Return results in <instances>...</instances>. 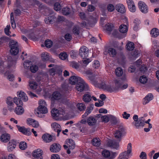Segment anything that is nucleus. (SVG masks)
Here are the masks:
<instances>
[{"mask_svg":"<svg viewBox=\"0 0 159 159\" xmlns=\"http://www.w3.org/2000/svg\"><path fill=\"white\" fill-rule=\"evenodd\" d=\"M39 105L38 108V111L35 112V114L39 116V115L42 114H46L48 112V109L47 108V104L45 101L40 100L39 101Z\"/></svg>","mask_w":159,"mask_h":159,"instance_id":"f257e3e1","label":"nucleus"},{"mask_svg":"<svg viewBox=\"0 0 159 159\" xmlns=\"http://www.w3.org/2000/svg\"><path fill=\"white\" fill-rule=\"evenodd\" d=\"M133 118L134 121L132 123V124L134 125L136 128L139 129L141 127L144 126L145 120L143 117H141L139 118L138 116L135 115L134 116Z\"/></svg>","mask_w":159,"mask_h":159,"instance_id":"f03ea898","label":"nucleus"},{"mask_svg":"<svg viewBox=\"0 0 159 159\" xmlns=\"http://www.w3.org/2000/svg\"><path fill=\"white\" fill-rule=\"evenodd\" d=\"M80 79L76 85V88L77 90L80 92L88 90L89 87L88 84L82 79L81 78Z\"/></svg>","mask_w":159,"mask_h":159,"instance_id":"7ed1b4c3","label":"nucleus"},{"mask_svg":"<svg viewBox=\"0 0 159 159\" xmlns=\"http://www.w3.org/2000/svg\"><path fill=\"white\" fill-rule=\"evenodd\" d=\"M10 48V52L11 54L16 55L19 52L18 44L17 42L14 40L11 41L9 43Z\"/></svg>","mask_w":159,"mask_h":159,"instance_id":"20e7f679","label":"nucleus"},{"mask_svg":"<svg viewBox=\"0 0 159 159\" xmlns=\"http://www.w3.org/2000/svg\"><path fill=\"white\" fill-rule=\"evenodd\" d=\"M65 144L63 145V147L67 150V153L70 154L71 152L70 150H72L75 148V143L72 139H69L66 140Z\"/></svg>","mask_w":159,"mask_h":159,"instance_id":"39448f33","label":"nucleus"},{"mask_svg":"<svg viewBox=\"0 0 159 159\" xmlns=\"http://www.w3.org/2000/svg\"><path fill=\"white\" fill-rule=\"evenodd\" d=\"M102 154L104 157L108 159H114L117 155L116 152H111L106 149L102 151Z\"/></svg>","mask_w":159,"mask_h":159,"instance_id":"423d86ee","label":"nucleus"},{"mask_svg":"<svg viewBox=\"0 0 159 159\" xmlns=\"http://www.w3.org/2000/svg\"><path fill=\"white\" fill-rule=\"evenodd\" d=\"M14 103L17 106L15 110V112L18 115L22 114L24 111V109L22 107V106L23 105L22 101L20 100L18 102L17 101H15Z\"/></svg>","mask_w":159,"mask_h":159,"instance_id":"0eeeda50","label":"nucleus"},{"mask_svg":"<svg viewBox=\"0 0 159 159\" xmlns=\"http://www.w3.org/2000/svg\"><path fill=\"white\" fill-rule=\"evenodd\" d=\"M17 95L18 98L16 97L14 98V102H15V101H16L18 102L20 100L21 101V100H22L24 102H26L28 101V97L24 92L22 91H20V92H17Z\"/></svg>","mask_w":159,"mask_h":159,"instance_id":"6e6552de","label":"nucleus"},{"mask_svg":"<svg viewBox=\"0 0 159 159\" xmlns=\"http://www.w3.org/2000/svg\"><path fill=\"white\" fill-rule=\"evenodd\" d=\"M138 6L140 10L142 12L146 14L148 12V7L144 2L141 1L139 2Z\"/></svg>","mask_w":159,"mask_h":159,"instance_id":"1a4fd4ad","label":"nucleus"},{"mask_svg":"<svg viewBox=\"0 0 159 159\" xmlns=\"http://www.w3.org/2000/svg\"><path fill=\"white\" fill-rule=\"evenodd\" d=\"M6 103L7 105L8 109L10 111L14 109V98L10 97H8L6 101Z\"/></svg>","mask_w":159,"mask_h":159,"instance_id":"9d476101","label":"nucleus"},{"mask_svg":"<svg viewBox=\"0 0 159 159\" xmlns=\"http://www.w3.org/2000/svg\"><path fill=\"white\" fill-rule=\"evenodd\" d=\"M89 50L85 46H83L80 48L79 51V54L83 58H86L88 57Z\"/></svg>","mask_w":159,"mask_h":159,"instance_id":"9b49d317","label":"nucleus"},{"mask_svg":"<svg viewBox=\"0 0 159 159\" xmlns=\"http://www.w3.org/2000/svg\"><path fill=\"white\" fill-rule=\"evenodd\" d=\"M16 126L19 131L22 133L23 134L27 136L31 135V132L30 128H26L24 126L21 127L19 125H16Z\"/></svg>","mask_w":159,"mask_h":159,"instance_id":"f8f14e48","label":"nucleus"},{"mask_svg":"<svg viewBox=\"0 0 159 159\" xmlns=\"http://www.w3.org/2000/svg\"><path fill=\"white\" fill-rule=\"evenodd\" d=\"M42 151L40 149L35 150L32 153V156L34 159H43Z\"/></svg>","mask_w":159,"mask_h":159,"instance_id":"ddd939ff","label":"nucleus"},{"mask_svg":"<svg viewBox=\"0 0 159 159\" xmlns=\"http://www.w3.org/2000/svg\"><path fill=\"white\" fill-rule=\"evenodd\" d=\"M51 127L53 130L57 132V136H59L61 130V126L58 123L54 122L51 124Z\"/></svg>","mask_w":159,"mask_h":159,"instance_id":"4468645a","label":"nucleus"},{"mask_svg":"<svg viewBox=\"0 0 159 159\" xmlns=\"http://www.w3.org/2000/svg\"><path fill=\"white\" fill-rule=\"evenodd\" d=\"M129 10L133 12H135L136 10V7L133 0H126Z\"/></svg>","mask_w":159,"mask_h":159,"instance_id":"2eb2a0df","label":"nucleus"},{"mask_svg":"<svg viewBox=\"0 0 159 159\" xmlns=\"http://www.w3.org/2000/svg\"><path fill=\"white\" fill-rule=\"evenodd\" d=\"M61 146L59 144L53 143L50 147V150L51 152H57L60 151Z\"/></svg>","mask_w":159,"mask_h":159,"instance_id":"dca6fc26","label":"nucleus"},{"mask_svg":"<svg viewBox=\"0 0 159 159\" xmlns=\"http://www.w3.org/2000/svg\"><path fill=\"white\" fill-rule=\"evenodd\" d=\"M17 144L16 141L14 140H11L8 143L7 146V150L8 151H12L16 147Z\"/></svg>","mask_w":159,"mask_h":159,"instance_id":"f3484780","label":"nucleus"},{"mask_svg":"<svg viewBox=\"0 0 159 159\" xmlns=\"http://www.w3.org/2000/svg\"><path fill=\"white\" fill-rule=\"evenodd\" d=\"M61 109L57 110L56 109H53L51 111L52 115L54 117H57L59 116L60 115H63L64 111H61Z\"/></svg>","mask_w":159,"mask_h":159,"instance_id":"a211bd4d","label":"nucleus"},{"mask_svg":"<svg viewBox=\"0 0 159 159\" xmlns=\"http://www.w3.org/2000/svg\"><path fill=\"white\" fill-rule=\"evenodd\" d=\"M108 146L112 148L117 149L119 147V144L116 141L113 140H109L107 143Z\"/></svg>","mask_w":159,"mask_h":159,"instance_id":"6ab92c4d","label":"nucleus"},{"mask_svg":"<svg viewBox=\"0 0 159 159\" xmlns=\"http://www.w3.org/2000/svg\"><path fill=\"white\" fill-rule=\"evenodd\" d=\"M153 98V95L151 93L148 94L145 97L143 98V104L146 105L149 102L152 100Z\"/></svg>","mask_w":159,"mask_h":159,"instance_id":"aec40b11","label":"nucleus"},{"mask_svg":"<svg viewBox=\"0 0 159 159\" xmlns=\"http://www.w3.org/2000/svg\"><path fill=\"white\" fill-rule=\"evenodd\" d=\"M81 78L75 76H72L70 78L69 82L70 84L72 85H74L76 83L77 84L79 81V80H80Z\"/></svg>","mask_w":159,"mask_h":159,"instance_id":"412c9836","label":"nucleus"},{"mask_svg":"<svg viewBox=\"0 0 159 159\" xmlns=\"http://www.w3.org/2000/svg\"><path fill=\"white\" fill-rule=\"evenodd\" d=\"M42 138L43 141L46 143H49L52 140V136L48 134H43Z\"/></svg>","mask_w":159,"mask_h":159,"instance_id":"4be33fe9","label":"nucleus"},{"mask_svg":"<svg viewBox=\"0 0 159 159\" xmlns=\"http://www.w3.org/2000/svg\"><path fill=\"white\" fill-rule=\"evenodd\" d=\"M115 8L117 11L122 13H123L125 11L124 6L121 4L119 3L117 4L115 7Z\"/></svg>","mask_w":159,"mask_h":159,"instance_id":"5701e85b","label":"nucleus"},{"mask_svg":"<svg viewBox=\"0 0 159 159\" xmlns=\"http://www.w3.org/2000/svg\"><path fill=\"white\" fill-rule=\"evenodd\" d=\"M96 120L93 116H90L87 120V123L89 126H93L96 123Z\"/></svg>","mask_w":159,"mask_h":159,"instance_id":"b1692460","label":"nucleus"},{"mask_svg":"<svg viewBox=\"0 0 159 159\" xmlns=\"http://www.w3.org/2000/svg\"><path fill=\"white\" fill-rule=\"evenodd\" d=\"M10 136L7 134H2L0 137L1 141L3 142H7L10 139Z\"/></svg>","mask_w":159,"mask_h":159,"instance_id":"393cba45","label":"nucleus"},{"mask_svg":"<svg viewBox=\"0 0 159 159\" xmlns=\"http://www.w3.org/2000/svg\"><path fill=\"white\" fill-rule=\"evenodd\" d=\"M94 105L93 104L91 105L90 106L88 107L86 112L84 115H82L83 118L86 117L88 115L90 114L93 109Z\"/></svg>","mask_w":159,"mask_h":159,"instance_id":"a878e982","label":"nucleus"},{"mask_svg":"<svg viewBox=\"0 0 159 159\" xmlns=\"http://www.w3.org/2000/svg\"><path fill=\"white\" fill-rule=\"evenodd\" d=\"M91 98V96L89 93H85L83 96V100L85 102L88 103L90 102Z\"/></svg>","mask_w":159,"mask_h":159,"instance_id":"bb28decb","label":"nucleus"},{"mask_svg":"<svg viewBox=\"0 0 159 159\" xmlns=\"http://www.w3.org/2000/svg\"><path fill=\"white\" fill-rule=\"evenodd\" d=\"M61 98V95L57 91H55L53 93L52 95V98L53 100H58Z\"/></svg>","mask_w":159,"mask_h":159,"instance_id":"cd10ccee","label":"nucleus"},{"mask_svg":"<svg viewBox=\"0 0 159 159\" xmlns=\"http://www.w3.org/2000/svg\"><path fill=\"white\" fill-rule=\"evenodd\" d=\"M55 18L54 16H51L45 18L44 21L45 23L47 24H52L55 21Z\"/></svg>","mask_w":159,"mask_h":159,"instance_id":"c85d7f7f","label":"nucleus"},{"mask_svg":"<svg viewBox=\"0 0 159 159\" xmlns=\"http://www.w3.org/2000/svg\"><path fill=\"white\" fill-rule=\"evenodd\" d=\"M129 156V154L127 152H124L120 154L118 159H128Z\"/></svg>","mask_w":159,"mask_h":159,"instance_id":"c756f323","label":"nucleus"},{"mask_svg":"<svg viewBox=\"0 0 159 159\" xmlns=\"http://www.w3.org/2000/svg\"><path fill=\"white\" fill-rule=\"evenodd\" d=\"M151 34L152 37H156L159 35V30L157 28H154L151 30Z\"/></svg>","mask_w":159,"mask_h":159,"instance_id":"7c9ffc66","label":"nucleus"},{"mask_svg":"<svg viewBox=\"0 0 159 159\" xmlns=\"http://www.w3.org/2000/svg\"><path fill=\"white\" fill-rule=\"evenodd\" d=\"M90 82L93 84L95 86L98 85V81L93 76H88Z\"/></svg>","mask_w":159,"mask_h":159,"instance_id":"2f4dec72","label":"nucleus"},{"mask_svg":"<svg viewBox=\"0 0 159 159\" xmlns=\"http://www.w3.org/2000/svg\"><path fill=\"white\" fill-rule=\"evenodd\" d=\"M92 144L95 146H99L101 144L100 140L99 138H95L93 139Z\"/></svg>","mask_w":159,"mask_h":159,"instance_id":"473e14b6","label":"nucleus"},{"mask_svg":"<svg viewBox=\"0 0 159 159\" xmlns=\"http://www.w3.org/2000/svg\"><path fill=\"white\" fill-rule=\"evenodd\" d=\"M107 52L109 55L112 57H114L116 54V50L112 48H109Z\"/></svg>","mask_w":159,"mask_h":159,"instance_id":"72a5a7b5","label":"nucleus"},{"mask_svg":"<svg viewBox=\"0 0 159 159\" xmlns=\"http://www.w3.org/2000/svg\"><path fill=\"white\" fill-rule=\"evenodd\" d=\"M128 30V28L127 26L125 25H121L119 27V31L122 33H125Z\"/></svg>","mask_w":159,"mask_h":159,"instance_id":"f704fd0d","label":"nucleus"},{"mask_svg":"<svg viewBox=\"0 0 159 159\" xmlns=\"http://www.w3.org/2000/svg\"><path fill=\"white\" fill-rule=\"evenodd\" d=\"M29 69L31 72L35 73L38 70V67L35 65H31Z\"/></svg>","mask_w":159,"mask_h":159,"instance_id":"c9c22d12","label":"nucleus"},{"mask_svg":"<svg viewBox=\"0 0 159 159\" xmlns=\"http://www.w3.org/2000/svg\"><path fill=\"white\" fill-rule=\"evenodd\" d=\"M126 46L127 49L129 51H132L134 48V44L133 42H129L127 44Z\"/></svg>","mask_w":159,"mask_h":159,"instance_id":"e433bc0d","label":"nucleus"},{"mask_svg":"<svg viewBox=\"0 0 159 159\" xmlns=\"http://www.w3.org/2000/svg\"><path fill=\"white\" fill-rule=\"evenodd\" d=\"M115 8L114 6L112 4H109L107 6V10L109 12H113L114 11Z\"/></svg>","mask_w":159,"mask_h":159,"instance_id":"4c0bfd02","label":"nucleus"},{"mask_svg":"<svg viewBox=\"0 0 159 159\" xmlns=\"http://www.w3.org/2000/svg\"><path fill=\"white\" fill-rule=\"evenodd\" d=\"M116 75L117 76H121L123 73V71L122 69L120 67L117 68L115 71Z\"/></svg>","mask_w":159,"mask_h":159,"instance_id":"58836bf2","label":"nucleus"},{"mask_svg":"<svg viewBox=\"0 0 159 159\" xmlns=\"http://www.w3.org/2000/svg\"><path fill=\"white\" fill-rule=\"evenodd\" d=\"M134 26L133 27L134 30L135 31H137L139 28V26L140 23V21L138 19L135 20L134 22Z\"/></svg>","mask_w":159,"mask_h":159,"instance_id":"ea45409f","label":"nucleus"},{"mask_svg":"<svg viewBox=\"0 0 159 159\" xmlns=\"http://www.w3.org/2000/svg\"><path fill=\"white\" fill-rule=\"evenodd\" d=\"M32 64V62L31 61H28L25 62L23 65L25 68L26 69H29Z\"/></svg>","mask_w":159,"mask_h":159,"instance_id":"a19ab883","label":"nucleus"},{"mask_svg":"<svg viewBox=\"0 0 159 159\" xmlns=\"http://www.w3.org/2000/svg\"><path fill=\"white\" fill-rule=\"evenodd\" d=\"M70 12V9L67 7L64 8L62 10V13L63 15H67Z\"/></svg>","mask_w":159,"mask_h":159,"instance_id":"79ce46f5","label":"nucleus"},{"mask_svg":"<svg viewBox=\"0 0 159 159\" xmlns=\"http://www.w3.org/2000/svg\"><path fill=\"white\" fill-rule=\"evenodd\" d=\"M100 116L99 117H101V119L102 122L107 123L108 122L109 120V118L107 116L105 115L102 116L101 114H100Z\"/></svg>","mask_w":159,"mask_h":159,"instance_id":"37998d69","label":"nucleus"},{"mask_svg":"<svg viewBox=\"0 0 159 159\" xmlns=\"http://www.w3.org/2000/svg\"><path fill=\"white\" fill-rule=\"evenodd\" d=\"M122 134V131L119 130H116L114 133L115 137L117 139L120 138Z\"/></svg>","mask_w":159,"mask_h":159,"instance_id":"c03bdc74","label":"nucleus"},{"mask_svg":"<svg viewBox=\"0 0 159 159\" xmlns=\"http://www.w3.org/2000/svg\"><path fill=\"white\" fill-rule=\"evenodd\" d=\"M19 147L21 149L25 150L27 147V143L25 142H21L20 143Z\"/></svg>","mask_w":159,"mask_h":159,"instance_id":"a18cd8bd","label":"nucleus"},{"mask_svg":"<svg viewBox=\"0 0 159 159\" xmlns=\"http://www.w3.org/2000/svg\"><path fill=\"white\" fill-rule=\"evenodd\" d=\"M77 107L78 109L81 111H84L86 108L84 104L83 103H78L77 105Z\"/></svg>","mask_w":159,"mask_h":159,"instance_id":"49530a36","label":"nucleus"},{"mask_svg":"<svg viewBox=\"0 0 159 159\" xmlns=\"http://www.w3.org/2000/svg\"><path fill=\"white\" fill-rule=\"evenodd\" d=\"M72 32L75 35H78L80 33L79 27L78 26H75L73 29Z\"/></svg>","mask_w":159,"mask_h":159,"instance_id":"de8ad7c7","label":"nucleus"},{"mask_svg":"<svg viewBox=\"0 0 159 159\" xmlns=\"http://www.w3.org/2000/svg\"><path fill=\"white\" fill-rule=\"evenodd\" d=\"M139 81L141 83L144 84L147 83L148 79L144 75H143L140 77Z\"/></svg>","mask_w":159,"mask_h":159,"instance_id":"09e8293b","label":"nucleus"},{"mask_svg":"<svg viewBox=\"0 0 159 159\" xmlns=\"http://www.w3.org/2000/svg\"><path fill=\"white\" fill-rule=\"evenodd\" d=\"M52 42L51 40L48 39L45 41V46L48 48H50L52 46Z\"/></svg>","mask_w":159,"mask_h":159,"instance_id":"8fccbe9b","label":"nucleus"},{"mask_svg":"<svg viewBox=\"0 0 159 159\" xmlns=\"http://www.w3.org/2000/svg\"><path fill=\"white\" fill-rule=\"evenodd\" d=\"M110 120L112 124L116 125L118 122L117 118L114 116H111L110 118Z\"/></svg>","mask_w":159,"mask_h":159,"instance_id":"3c124183","label":"nucleus"},{"mask_svg":"<svg viewBox=\"0 0 159 159\" xmlns=\"http://www.w3.org/2000/svg\"><path fill=\"white\" fill-rule=\"evenodd\" d=\"M60 58L62 60H65L67 57V54L66 52H61L59 54Z\"/></svg>","mask_w":159,"mask_h":159,"instance_id":"603ef678","label":"nucleus"},{"mask_svg":"<svg viewBox=\"0 0 159 159\" xmlns=\"http://www.w3.org/2000/svg\"><path fill=\"white\" fill-rule=\"evenodd\" d=\"M0 40L2 43L8 42L10 40V39L6 36H2L0 38Z\"/></svg>","mask_w":159,"mask_h":159,"instance_id":"864d4df0","label":"nucleus"},{"mask_svg":"<svg viewBox=\"0 0 159 159\" xmlns=\"http://www.w3.org/2000/svg\"><path fill=\"white\" fill-rule=\"evenodd\" d=\"M42 59L44 61H47L48 59L49 55L48 53H43L41 56Z\"/></svg>","mask_w":159,"mask_h":159,"instance_id":"5fc2aeb1","label":"nucleus"},{"mask_svg":"<svg viewBox=\"0 0 159 159\" xmlns=\"http://www.w3.org/2000/svg\"><path fill=\"white\" fill-rule=\"evenodd\" d=\"M54 6L55 10L57 11H59L61 8L60 4L58 2L55 3L54 5Z\"/></svg>","mask_w":159,"mask_h":159,"instance_id":"6e6d98bb","label":"nucleus"},{"mask_svg":"<svg viewBox=\"0 0 159 159\" xmlns=\"http://www.w3.org/2000/svg\"><path fill=\"white\" fill-rule=\"evenodd\" d=\"M30 88L33 89H35L37 86V83L34 82H30L29 83Z\"/></svg>","mask_w":159,"mask_h":159,"instance_id":"4d7b16f0","label":"nucleus"},{"mask_svg":"<svg viewBox=\"0 0 159 159\" xmlns=\"http://www.w3.org/2000/svg\"><path fill=\"white\" fill-rule=\"evenodd\" d=\"M132 151V144L131 143H129L128 144L127 147V151H125L127 152L129 154H130Z\"/></svg>","mask_w":159,"mask_h":159,"instance_id":"13d9d810","label":"nucleus"},{"mask_svg":"<svg viewBox=\"0 0 159 159\" xmlns=\"http://www.w3.org/2000/svg\"><path fill=\"white\" fill-rule=\"evenodd\" d=\"M123 118L125 119H128L130 116L129 114L127 113L125 111L122 114Z\"/></svg>","mask_w":159,"mask_h":159,"instance_id":"bf43d9fd","label":"nucleus"},{"mask_svg":"<svg viewBox=\"0 0 159 159\" xmlns=\"http://www.w3.org/2000/svg\"><path fill=\"white\" fill-rule=\"evenodd\" d=\"M10 28V25H7L6 28H5L4 30L5 34L8 36L10 35L9 33H10V32L9 31Z\"/></svg>","mask_w":159,"mask_h":159,"instance_id":"052dcab7","label":"nucleus"},{"mask_svg":"<svg viewBox=\"0 0 159 159\" xmlns=\"http://www.w3.org/2000/svg\"><path fill=\"white\" fill-rule=\"evenodd\" d=\"M141 159H147V155L145 152H142L139 156Z\"/></svg>","mask_w":159,"mask_h":159,"instance_id":"680f3d73","label":"nucleus"},{"mask_svg":"<svg viewBox=\"0 0 159 159\" xmlns=\"http://www.w3.org/2000/svg\"><path fill=\"white\" fill-rule=\"evenodd\" d=\"M95 7L91 5H89L88 6V10L89 11L92 12L94 10Z\"/></svg>","mask_w":159,"mask_h":159,"instance_id":"e2e57ef3","label":"nucleus"},{"mask_svg":"<svg viewBox=\"0 0 159 159\" xmlns=\"http://www.w3.org/2000/svg\"><path fill=\"white\" fill-rule=\"evenodd\" d=\"M100 66V63L98 61H95L93 65V67L95 68H97Z\"/></svg>","mask_w":159,"mask_h":159,"instance_id":"0e129e2a","label":"nucleus"},{"mask_svg":"<svg viewBox=\"0 0 159 159\" xmlns=\"http://www.w3.org/2000/svg\"><path fill=\"white\" fill-rule=\"evenodd\" d=\"M103 87L105 88V89L107 91L110 92H113V90L112 88L110 85H107L106 86L105 85H104Z\"/></svg>","mask_w":159,"mask_h":159,"instance_id":"69168bd1","label":"nucleus"},{"mask_svg":"<svg viewBox=\"0 0 159 159\" xmlns=\"http://www.w3.org/2000/svg\"><path fill=\"white\" fill-rule=\"evenodd\" d=\"M71 38V35L70 34H67L65 36V38L68 41H70Z\"/></svg>","mask_w":159,"mask_h":159,"instance_id":"338daca9","label":"nucleus"},{"mask_svg":"<svg viewBox=\"0 0 159 159\" xmlns=\"http://www.w3.org/2000/svg\"><path fill=\"white\" fill-rule=\"evenodd\" d=\"M70 65L71 66L74 68L77 69L79 68V66L77 63L74 61L72 62L71 63Z\"/></svg>","mask_w":159,"mask_h":159,"instance_id":"774afa93","label":"nucleus"}]
</instances>
